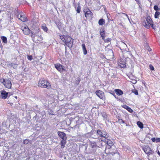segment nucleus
Segmentation results:
<instances>
[{"instance_id":"obj_1","label":"nucleus","mask_w":160,"mask_h":160,"mask_svg":"<svg viewBox=\"0 0 160 160\" xmlns=\"http://www.w3.org/2000/svg\"><path fill=\"white\" fill-rule=\"evenodd\" d=\"M60 38L63 42L64 43L65 45L69 48H71L72 46L73 39L69 35H60Z\"/></svg>"},{"instance_id":"obj_2","label":"nucleus","mask_w":160,"mask_h":160,"mask_svg":"<svg viewBox=\"0 0 160 160\" xmlns=\"http://www.w3.org/2000/svg\"><path fill=\"white\" fill-rule=\"evenodd\" d=\"M38 86L42 88H46L48 89L52 88L50 83L48 80L43 78H41L39 80Z\"/></svg>"},{"instance_id":"obj_3","label":"nucleus","mask_w":160,"mask_h":160,"mask_svg":"<svg viewBox=\"0 0 160 160\" xmlns=\"http://www.w3.org/2000/svg\"><path fill=\"white\" fill-rule=\"evenodd\" d=\"M118 152L117 148L115 146L109 148H107L105 150V153L107 154L112 155V156L115 155Z\"/></svg>"},{"instance_id":"obj_4","label":"nucleus","mask_w":160,"mask_h":160,"mask_svg":"<svg viewBox=\"0 0 160 160\" xmlns=\"http://www.w3.org/2000/svg\"><path fill=\"white\" fill-rule=\"evenodd\" d=\"M0 81L3 84L5 88L9 89L11 88L12 84L10 79L1 78L0 79Z\"/></svg>"},{"instance_id":"obj_5","label":"nucleus","mask_w":160,"mask_h":160,"mask_svg":"<svg viewBox=\"0 0 160 160\" xmlns=\"http://www.w3.org/2000/svg\"><path fill=\"white\" fill-rule=\"evenodd\" d=\"M85 17L87 19H91L92 18L93 13L90 9L87 7H85L83 9Z\"/></svg>"},{"instance_id":"obj_6","label":"nucleus","mask_w":160,"mask_h":160,"mask_svg":"<svg viewBox=\"0 0 160 160\" xmlns=\"http://www.w3.org/2000/svg\"><path fill=\"white\" fill-rule=\"evenodd\" d=\"M146 20L143 22V25L147 28L149 29L150 28V25L153 23V22L149 16H146Z\"/></svg>"},{"instance_id":"obj_7","label":"nucleus","mask_w":160,"mask_h":160,"mask_svg":"<svg viewBox=\"0 0 160 160\" xmlns=\"http://www.w3.org/2000/svg\"><path fill=\"white\" fill-rule=\"evenodd\" d=\"M142 148L145 153L148 155V156L154 153L153 151L152 150L148 145H144Z\"/></svg>"},{"instance_id":"obj_8","label":"nucleus","mask_w":160,"mask_h":160,"mask_svg":"<svg viewBox=\"0 0 160 160\" xmlns=\"http://www.w3.org/2000/svg\"><path fill=\"white\" fill-rule=\"evenodd\" d=\"M102 140H99L97 142H90V145L91 147L92 148H101L102 147L103 145L101 142Z\"/></svg>"},{"instance_id":"obj_9","label":"nucleus","mask_w":160,"mask_h":160,"mask_svg":"<svg viewBox=\"0 0 160 160\" xmlns=\"http://www.w3.org/2000/svg\"><path fill=\"white\" fill-rule=\"evenodd\" d=\"M97 133L98 136L104 138L106 139H107L109 137L108 133L105 131L102 132L101 130L98 129L97 130Z\"/></svg>"},{"instance_id":"obj_10","label":"nucleus","mask_w":160,"mask_h":160,"mask_svg":"<svg viewBox=\"0 0 160 160\" xmlns=\"http://www.w3.org/2000/svg\"><path fill=\"white\" fill-rule=\"evenodd\" d=\"M54 66L57 70L60 73H62L65 70L64 66L60 63H56L54 64Z\"/></svg>"},{"instance_id":"obj_11","label":"nucleus","mask_w":160,"mask_h":160,"mask_svg":"<svg viewBox=\"0 0 160 160\" xmlns=\"http://www.w3.org/2000/svg\"><path fill=\"white\" fill-rule=\"evenodd\" d=\"M21 29L23 33L25 35H28L30 34L31 30L28 26L26 25L25 27L22 26Z\"/></svg>"},{"instance_id":"obj_12","label":"nucleus","mask_w":160,"mask_h":160,"mask_svg":"<svg viewBox=\"0 0 160 160\" xmlns=\"http://www.w3.org/2000/svg\"><path fill=\"white\" fill-rule=\"evenodd\" d=\"M97 95L100 99H103L105 98L104 93L101 90H97L96 92Z\"/></svg>"},{"instance_id":"obj_13","label":"nucleus","mask_w":160,"mask_h":160,"mask_svg":"<svg viewBox=\"0 0 160 160\" xmlns=\"http://www.w3.org/2000/svg\"><path fill=\"white\" fill-rule=\"evenodd\" d=\"M18 19L22 22H26L27 20L26 16L22 13H19L18 15Z\"/></svg>"},{"instance_id":"obj_14","label":"nucleus","mask_w":160,"mask_h":160,"mask_svg":"<svg viewBox=\"0 0 160 160\" xmlns=\"http://www.w3.org/2000/svg\"><path fill=\"white\" fill-rule=\"evenodd\" d=\"M107 139V141L106 140H105L104 141L102 140V141L104 142H106L107 145L106 146L105 148H109L111 147H113V146H114L113 142L111 140L108 139V138Z\"/></svg>"},{"instance_id":"obj_15","label":"nucleus","mask_w":160,"mask_h":160,"mask_svg":"<svg viewBox=\"0 0 160 160\" xmlns=\"http://www.w3.org/2000/svg\"><path fill=\"white\" fill-rule=\"evenodd\" d=\"M9 93L7 92L4 90L1 91L0 96L3 99H6L8 97Z\"/></svg>"},{"instance_id":"obj_16","label":"nucleus","mask_w":160,"mask_h":160,"mask_svg":"<svg viewBox=\"0 0 160 160\" xmlns=\"http://www.w3.org/2000/svg\"><path fill=\"white\" fill-rule=\"evenodd\" d=\"M118 65L122 68H125L126 67V63L125 60L122 59H120L118 62Z\"/></svg>"},{"instance_id":"obj_17","label":"nucleus","mask_w":160,"mask_h":160,"mask_svg":"<svg viewBox=\"0 0 160 160\" xmlns=\"http://www.w3.org/2000/svg\"><path fill=\"white\" fill-rule=\"evenodd\" d=\"M58 134L59 137H60L62 140L67 139V138L66 134L63 132L58 131Z\"/></svg>"},{"instance_id":"obj_18","label":"nucleus","mask_w":160,"mask_h":160,"mask_svg":"<svg viewBox=\"0 0 160 160\" xmlns=\"http://www.w3.org/2000/svg\"><path fill=\"white\" fill-rule=\"evenodd\" d=\"M100 34L102 40H104L106 37V34L105 30L103 29L100 30Z\"/></svg>"},{"instance_id":"obj_19","label":"nucleus","mask_w":160,"mask_h":160,"mask_svg":"<svg viewBox=\"0 0 160 160\" xmlns=\"http://www.w3.org/2000/svg\"><path fill=\"white\" fill-rule=\"evenodd\" d=\"M114 91L117 95L118 96H121L123 94V92L121 89H116L114 90Z\"/></svg>"},{"instance_id":"obj_20","label":"nucleus","mask_w":160,"mask_h":160,"mask_svg":"<svg viewBox=\"0 0 160 160\" xmlns=\"http://www.w3.org/2000/svg\"><path fill=\"white\" fill-rule=\"evenodd\" d=\"M122 107L127 109L129 112L130 113H132L133 112V110L129 106L126 105H123L122 106Z\"/></svg>"},{"instance_id":"obj_21","label":"nucleus","mask_w":160,"mask_h":160,"mask_svg":"<svg viewBox=\"0 0 160 160\" xmlns=\"http://www.w3.org/2000/svg\"><path fill=\"white\" fill-rule=\"evenodd\" d=\"M66 140L67 139H62L61 141L60 145L62 148H63L65 147V145L66 144Z\"/></svg>"},{"instance_id":"obj_22","label":"nucleus","mask_w":160,"mask_h":160,"mask_svg":"<svg viewBox=\"0 0 160 160\" xmlns=\"http://www.w3.org/2000/svg\"><path fill=\"white\" fill-rule=\"evenodd\" d=\"M82 49L84 55H86L87 53V51L86 49L85 45L84 44H82Z\"/></svg>"},{"instance_id":"obj_23","label":"nucleus","mask_w":160,"mask_h":160,"mask_svg":"<svg viewBox=\"0 0 160 160\" xmlns=\"http://www.w3.org/2000/svg\"><path fill=\"white\" fill-rule=\"evenodd\" d=\"M105 23V21L103 18L100 19L98 21V24L100 26H102L104 25Z\"/></svg>"},{"instance_id":"obj_24","label":"nucleus","mask_w":160,"mask_h":160,"mask_svg":"<svg viewBox=\"0 0 160 160\" xmlns=\"http://www.w3.org/2000/svg\"><path fill=\"white\" fill-rule=\"evenodd\" d=\"M151 140L153 142H160V138H151Z\"/></svg>"},{"instance_id":"obj_25","label":"nucleus","mask_w":160,"mask_h":160,"mask_svg":"<svg viewBox=\"0 0 160 160\" xmlns=\"http://www.w3.org/2000/svg\"><path fill=\"white\" fill-rule=\"evenodd\" d=\"M41 28L44 32H47L48 31V28L45 23H44L41 26Z\"/></svg>"},{"instance_id":"obj_26","label":"nucleus","mask_w":160,"mask_h":160,"mask_svg":"<svg viewBox=\"0 0 160 160\" xmlns=\"http://www.w3.org/2000/svg\"><path fill=\"white\" fill-rule=\"evenodd\" d=\"M8 66L12 67L14 69H16L17 67L18 64L15 63H12L9 64Z\"/></svg>"},{"instance_id":"obj_27","label":"nucleus","mask_w":160,"mask_h":160,"mask_svg":"<svg viewBox=\"0 0 160 160\" xmlns=\"http://www.w3.org/2000/svg\"><path fill=\"white\" fill-rule=\"evenodd\" d=\"M1 38L4 43H7V38L6 37L3 36H2Z\"/></svg>"},{"instance_id":"obj_28","label":"nucleus","mask_w":160,"mask_h":160,"mask_svg":"<svg viewBox=\"0 0 160 160\" xmlns=\"http://www.w3.org/2000/svg\"><path fill=\"white\" fill-rule=\"evenodd\" d=\"M137 125L141 129L143 128V123L140 121H138L137 122Z\"/></svg>"},{"instance_id":"obj_29","label":"nucleus","mask_w":160,"mask_h":160,"mask_svg":"<svg viewBox=\"0 0 160 160\" xmlns=\"http://www.w3.org/2000/svg\"><path fill=\"white\" fill-rule=\"evenodd\" d=\"M160 15V12H159L156 11L155 12L154 14V17L155 18H158L159 16Z\"/></svg>"},{"instance_id":"obj_30","label":"nucleus","mask_w":160,"mask_h":160,"mask_svg":"<svg viewBox=\"0 0 160 160\" xmlns=\"http://www.w3.org/2000/svg\"><path fill=\"white\" fill-rule=\"evenodd\" d=\"M103 40L105 42L108 43L110 42L112 40V39L110 38H108L106 39H105V38H104V39Z\"/></svg>"},{"instance_id":"obj_31","label":"nucleus","mask_w":160,"mask_h":160,"mask_svg":"<svg viewBox=\"0 0 160 160\" xmlns=\"http://www.w3.org/2000/svg\"><path fill=\"white\" fill-rule=\"evenodd\" d=\"M150 26L154 30H155L156 29V28L155 25L153 24V23H152L150 25Z\"/></svg>"},{"instance_id":"obj_32","label":"nucleus","mask_w":160,"mask_h":160,"mask_svg":"<svg viewBox=\"0 0 160 160\" xmlns=\"http://www.w3.org/2000/svg\"><path fill=\"white\" fill-rule=\"evenodd\" d=\"M149 67L150 69L151 70H152V71L154 70V67H153V66L152 64H150L149 65Z\"/></svg>"},{"instance_id":"obj_33","label":"nucleus","mask_w":160,"mask_h":160,"mask_svg":"<svg viewBox=\"0 0 160 160\" xmlns=\"http://www.w3.org/2000/svg\"><path fill=\"white\" fill-rule=\"evenodd\" d=\"M81 8L79 6H78L77 7V12L78 13H79L80 12Z\"/></svg>"},{"instance_id":"obj_34","label":"nucleus","mask_w":160,"mask_h":160,"mask_svg":"<svg viewBox=\"0 0 160 160\" xmlns=\"http://www.w3.org/2000/svg\"><path fill=\"white\" fill-rule=\"evenodd\" d=\"M27 58L28 59L30 60H31L32 59V57L31 55H28L27 56Z\"/></svg>"},{"instance_id":"obj_35","label":"nucleus","mask_w":160,"mask_h":160,"mask_svg":"<svg viewBox=\"0 0 160 160\" xmlns=\"http://www.w3.org/2000/svg\"><path fill=\"white\" fill-rule=\"evenodd\" d=\"M30 33H31V37L32 38H34L35 37V35L34 34L33 32H30Z\"/></svg>"},{"instance_id":"obj_36","label":"nucleus","mask_w":160,"mask_h":160,"mask_svg":"<svg viewBox=\"0 0 160 160\" xmlns=\"http://www.w3.org/2000/svg\"><path fill=\"white\" fill-rule=\"evenodd\" d=\"M118 122L120 123H124L125 122L121 119H118Z\"/></svg>"},{"instance_id":"obj_37","label":"nucleus","mask_w":160,"mask_h":160,"mask_svg":"<svg viewBox=\"0 0 160 160\" xmlns=\"http://www.w3.org/2000/svg\"><path fill=\"white\" fill-rule=\"evenodd\" d=\"M154 9L157 11L159 10V8L157 5H155L154 7Z\"/></svg>"},{"instance_id":"obj_38","label":"nucleus","mask_w":160,"mask_h":160,"mask_svg":"<svg viewBox=\"0 0 160 160\" xmlns=\"http://www.w3.org/2000/svg\"><path fill=\"white\" fill-rule=\"evenodd\" d=\"M28 142L29 141L28 139H26L24 140L23 142V143L26 144L28 143Z\"/></svg>"},{"instance_id":"obj_39","label":"nucleus","mask_w":160,"mask_h":160,"mask_svg":"<svg viewBox=\"0 0 160 160\" xmlns=\"http://www.w3.org/2000/svg\"><path fill=\"white\" fill-rule=\"evenodd\" d=\"M134 93L135 95H138V92L137 90H136L134 92Z\"/></svg>"},{"instance_id":"obj_40","label":"nucleus","mask_w":160,"mask_h":160,"mask_svg":"<svg viewBox=\"0 0 160 160\" xmlns=\"http://www.w3.org/2000/svg\"><path fill=\"white\" fill-rule=\"evenodd\" d=\"M122 14H124V15H125V16H126V17L129 19L128 16L127 14H126L125 13H122Z\"/></svg>"},{"instance_id":"obj_41","label":"nucleus","mask_w":160,"mask_h":160,"mask_svg":"<svg viewBox=\"0 0 160 160\" xmlns=\"http://www.w3.org/2000/svg\"><path fill=\"white\" fill-rule=\"evenodd\" d=\"M148 50L149 52L151 51V49L149 47H148Z\"/></svg>"},{"instance_id":"obj_42","label":"nucleus","mask_w":160,"mask_h":160,"mask_svg":"<svg viewBox=\"0 0 160 160\" xmlns=\"http://www.w3.org/2000/svg\"><path fill=\"white\" fill-rule=\"evenodd\" d=\"M112 94L114 97H115L116 96L114 93H112Z\"/></svg>"},{"instance_id":"obj_43","label":"nucleus","mask_w":160,"mask_h":160,"mask_svg":"<svg viewBox=\"0 0 160 160\" xmlns=\"http://www.w3.org/2000/svg\"><path fill=\"white\" fill-rule=\"evenodd\" d=\"M158 153L159 155L160 156V152H159V151L158 152Z\"/></svg>"},{"instance_id":"obj_44","label":"nucleus","mask_w":160,"mask_h":160,"mask_svg":"<svg viewBox=\"0 0 160 160\" xmlns=\"http://www.w3.org/2000/svg\"><path fill=\"white\" fill-rule=\"evenodd\" d=\"M136 2H139V0H135Z\"/></svg>"},{"instance_id":"obj_45","label":"nucleus","mask_w":160,"mask_h":160,"mask_svg":"<svg viewBox=\"0 0 160 160\" xmlns=\"http://www.w3.org/2000/svg\"><path fill=\"white\" fill-rule=\"evenodd\" d=\"M14 97L16 99H17L18 98V97H17V96H15Z\"/></svg>"},{"instance_id":"obj_46","label":"nucleus","mask_w":160,"mask_h":160,"mask_svg":"<svg viewBox=\"0 0 160 160\" xmlns=\"http://www.w3.org/2000/svg\"><path fill=\"white\" fill-rule=\"evenodd\" d=\"M38 30H40V29H39V28H38Z\"/></svg>"},{"instance_id":"obj_47","label":"nucleus","mask_w":160,"mask_h":160,"mask_svg":"<svg viewBox=\"0 0 160 160\" xmlns=\"http://www.w3.org/2000/svg\"><path fill=\"white\" fill-rule=\"evenodd\" d=\"M9 104H11V103H8Z\"/></svg>"}]
</instances>
